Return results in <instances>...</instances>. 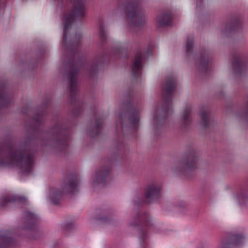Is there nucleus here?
Segmentation results:
<instances>
[{"label":"nucleus","instance_id":"nucleus-1","mask_svg":"<svg viewBox=\"0 0 248 248\" xmlns=\"http://www.w3.org/2000/svg\"><path fill=\"white\" fill-rule=\"evenodd\" d=\"M33 159L31 156L21 151L15 150L10 151L7 155L1 159L0 164L1 166L18 167L28 171L31 168Z\"/></svg>","mask_w":248,"mask_h":248},{"label":"nucleus","instance_id":"nucleus-12","mask_svg":"<svg viewBox=\"0 0 248 248\" xmlns=\"http://www.w3.org/2000/svg\"><path fill=\"white\" fill-rule=\"evenodd\" d=\"M201 124L204 127L208 126L209 123V112L208 111H204L201 113Z\"/></svg>","mask_w":248,"mask_h":248},{"label":"nucleus","instance_id":"nucleus-19","mask_svg":"<svg viewBox=\"0 0 248 248\" xmlns=\"http://www.w3.org/2000/svg\"><path fill=\"white\" fill-rule=\"evenodd\" d=\"M192 41H189L187 42V45H186V47H187L186 49H187V51H190V50L192 48Z\"/></svg>","mask_w":248,"mask_h":248},{"label":"nucleus","instance_id":"nucleus-23","mask_svg":"<svg viewBox=\"0 0 248 248\" xmlns=\"http://www.w3.org/2000/svg\"><path fill=\"white\" fill-rule=\"evenodd\" d=\"M232 30H235V28L234 27H232Z\"/></svg>","mask_w":248,"mask_h":248},{"label":"nucleus","instance_id":"nucleus-7","mask_svg":"<svg viewBox=\"0 0 248 248\" xmlns=\"http://www.w3.org/2000/svg\"><path fill=\"white\" fill-rule=\"evenodd\" d=\"M175 81L173 77L167 79L163 87V97H169L173 92L175 88Z\"/></svg>","mask_w":248,"mask_h":248},{"label":"nucleus","instance_id":"nucleus-16","mask_svg":"<svg viewBox=\"0 0 248 248\" xmlns=\"http://www.w3.org/2000/svg\"><path fill=\"white\" fill-rule=\"evenodd\" d=\"M200 61V64L199 66L201 68L206 66L209 62L208 59H206L205 58H201Z\"/></svg>","mask_w":248,"mask_h":248},{"label":"nucleus","instance_id":"nucleus-15","mask_svg":"<svg viewBox=\"0 0 248 248\" xmlns=\"http://www.w3.org/2000/svg\"><path fill=\"white\" fill-rule=\"evenodd\" d=\"M76 83V78L75 75H70V86L71 91L75 88Z\"/></svg>","mask_w":248,"mask_h":248},{"label":"nucleus","instance_id":"nucleus-2","mask_svg":"<svg viewBox=\"0 0 248 248\" xmlns=\"http://www.w3.org/2000/svg\"><path fill=\"white\" fill-rule=\"evenodd\" d=\"M73 6L71 11L67 13L64 16V46H66L67 43V31L70 27L75 17H83L85 14V6L83 0H73Z\"/></svg>","mask_w":248,"mask_h":248},{"label":"nucleus","instance_id":"nucleus-18","mask_svg":"<svg viewBox=\"0 0 248 248\" xmlns=\"http://www.w3.org/2000/svg\"><path fill=\"white\" fill-rule=\"evenodd\" d=\"M9 240L8 238L0 236V246H5L8 245Z\"/></svg>","mask_w":248,"mask_h":248},{"label":"nucleus","instance_id":"nucleus-14","mask_svg":"<svg viewBox=\"0 0 248 248\" xmlns=\"http://www.w3.org/2000/svg\"><path fill=\"white\" fill-rule=\"evenodd\" d=\"M12 201H17V202H24L26 201V198L23 197V196H17V197H14V198H13L12 199V200H11V199H9V200H7V199H5V202H6V203H8V202H12Z\"/></svg>","mask_w":248,"mask_h":248},{"label":"nucleus","instance_id":"nucleus-6","mask_svg":"<svg viewBox=\"0 0 248 248\" xmlns=\"http://www.w3.org/2000/svg\"><path fill=\"white\" fill-rule=\"evenodd\" d=\"M242 237L240 235L232 236L231 238H223L219 245L218 248H233L234 246L239 244Z\"/></svg>","mask_w":248,"mask_h":248},{"label":"nucleus","instance_id":"nucleus-17","mask_svg":"<svg viewBox=\"0 0 248 248\" xmlns=\"http://www.w3.org/2000/svg\"><path fill=\"white\" fill-rule=\"evenodd\" d=\"M130 121L134 124H136L138 122L139 116L137 113H133L132 116H131Z\"/></svg>","mask_w":248,"mask_h":248},{"label":"nucleus","instance_id":"nucleus-20","mask_svg":"<svg viewBox=\"0 0 248 248\" xmlns=\"http://www.w3.org/2000/svg\"><path fill=\"white\" fill-rule=\"evenodd\" d=\"M242 117H244V118L248 117V108H247V109L246 110V111L245 112V113L243 114Z\"/></svg>","mask_w":248,"mask_h":248},{"label":"nucleus","instance_id":"nucleus-13","mask_svg":"<svg viewBox=\"0 0 248 248\" xmlns=\"http://www.w3.org/2000/svg\"><path fill=\"white\" fill-rule=\"evenodd\" d=\"M108 172V170L105 172L102 170L97 172L96 176V180L95 181L97 183H101L102 179L104 178L105 176L107 175Z\"/></svg>","mask_w":248,"mask_h":248},{"label":"nucleus","instance_id":"nucleus-11","mask_svg":"<svg viewBox=\"0 0 248 248\" xmlns=\"http://www.w3.org/2000/svg\"><path fill=\"white\" fill-rule=\"evenodd\" d=\"M141 67V56L140 54H138L135 56L132 67V70L134 73H135L137 71L139 70Z\"/></svg>","mask_w":248,"mask_h":248},{"label":"nucleus","instance_id":"nucleus-8","mask_svg":"<svg viewBox=\"0 0 248 248\" xmlns=\"http://www.w3.org/2000/svg\"><path fill=\"white\" fill-rule=\"evenodd\" d=\"M171 20L170 14L167 12L161 13L158 16L157 25L159 27H163L170 24Z\"/></svg>","mask_w":248,"mask_h":248},{"label":"nucleus","instance_id":"nucleus-3","mask_svg":"<svg viewBox=\"0 0 248 248\" xmlns=\"http://www.w3.org/2000/svg\"><path fill=\"white\" fill-rule=\"evenodd\" d=\"M129 26L131 31L136 27H140L147 21V16L144 10L140 6L133 7L128 12Z\"/></svg>","mask_w":248,"mask_h":248},{"label":"nucleus","instance_id":"nucleus-10","mask_svg":"<svg viewBox=\"0 0 248 248\" xmlns=\"http://www.w3.org/2000/svg\"><path fill=\"white\" fill-rule=\"evenodd\" d=\"M180 122L182 125H186L190 122V108H186L183 111L181 117Z\"/></svg>","mask_w":248,"mask_h":248},{"label":"nucleus","instance_id":"nucleus-9","mask_svg":"<svg viewBox=\"0 0 248 248\" xmlns=\"http://www.w3.org/2000/svg\"><path fill=\"white\" fill-rule=\"evenodd\" d=\"M161 187L159 186L152 185L148 186L146 189L145 196L151 198L156 195L160 191Z\"/></svg>","mask_w":248,"mask_h":248},{"label":"nucleus","instance_id":"nucleus-4","mask_svg":"<svg viewBox=\"0 0 248 248\" xmlns=\"http://www.w3.org/2000/svg\"><path fill=\"white\" fill-rule=\"evenodd\" d=\"M78 183L77 181L71 180L68 183L62 184V191L56 187H51L49 189L48 196L51 202L56 204L60 201L62 193L72 192L76 189Z\"/></svg>","mask_w":248,"mask_h":248},{"label":"nucleus","instance_id":"nucleus-5","mask_svg":"<svg viewBox=\"0 0 248 248\" xmlns=\"http://www.w3.org/2000/svg\"><path fill=\"white\" fill-rule=\"evenodd\" d=\"M198 159L194 155H189L186 158L180 160L176 165V170L181 172L185 175L195 169L198 165Z\"/></svg>","mask_w":248,"mask_h":248},{"label":"nucleus","instance_id":"nucleus-22","mask_svg":"<svg viewBox=\"0 0 248 248\" xmlns=\"http://www.w3.org/2000/svg\"><path fill=\"white\" fill-rule=\"evenodd\" d=\"M29 215L31 217L34 216V215L33 214H31V213H29Z\"/></svg>","mask_w":248,"mask_h":248},{"label":"nucleus","instance_id":"nucleus-21","mask_svg":"<svg viewBox=\"0 0 248 248\" xmlns=\"http://www.w3.org/2000/svg\"><path fill=\"white\" fill-rule=\"evenodd\" d=\"M4 202V201H3V200H1V201H0V204L2 206H4L5 205V204H4V203H3Z\"/></svg>","mask_w":248,"mask_h":248}]
</instances>
